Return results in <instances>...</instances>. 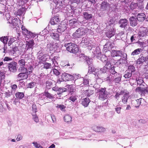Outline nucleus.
<instances>
[{
	"label": "nucleus",
	"mask_w": 148,
	"mask_h": 148,
	"mask_svg": "<svg viewBox=\"0 0 148 148\" xmlns=\"http://www.w3.org/2000/svg\"><path fill=\"white\" fill-rule=\"evenodd\" d=\"M17 63L13 62L8 64V67L11 72L14 73L17 71Z\"/></svg>",
	"instance_id": "obj_8"
},
{
	"label": "nucleus",
	"mask_w": 148,
	"mask_h": 148,
	"mask_svg": "<svg viewBox=\"0 0 148 148\" xmlns=\"http://www.w3.org/2000/svg\"><path fill=\"white\" fill-rule=\"evenodd\" d=\"M129 94L128 93H126L121 98V101H120V103L121 104V103H122L124 104H125L126 103L129 97Z\"/></svg>",
	"instance_id": "obj_19"
},
{
	"label": "nucleus",
	"mask_w": 148,
	"mask_h": 148,
	"mask_svg": "<svg viewBox=\"0 0 148 148\" xmlns=\"http://www.w3.org/2000/svg\"><path fill=\"white\" fill-rule=\"evenodd\" d=\"M23 136L21 134H18L17 135V137L16 138V140L17 141H19L22 139Z\"/></svg>",
	"instance_id": "obj_63"
},
{
	"label": "nucleus",
	"mask_w": 148,
	"mask_h": 148,
	"mask_svg": "<svg viewBox=\"0 0 148 148\" xmlns=\"http://www.w3.org/2000/svg\"><path fill=\"white\" fill-rule=\"evenodd\" d=\"M89 70H91L92 72H94L95 73H94V74L95 76L97 75H96V71H95L96 69H96L93 67L89 66Z\"/></svg>",
	"instance_id": "obj_56"
},
{
	"label": "nucleus",
	"mask_w": 148,
	"mask_h": 148,
	"mask_svg": "<svg viewBox=\"0 0 148 148\" xmlns=\"http://www.w3.org/2000/svg\"><path fill=\"white\" fill-rule=\"evenodd\" d=\"M15 96L17 99H22L24 97V95L23 92H18L15 94Z\"/></svg>",
	"instance_id": "obj_32"
},
{
	"label": "nucleus",
	"mask_w": 148,
	"mask_h": 148,
	"mask_svg": "<svg viewBox=\"0 0 148 148\" xmlns=\"http://www.w3.org/2000/svg\"><path fill=\"white\" fill-rule=\"evenodd\" d=\"M115 30L113 28H111L108 31L106 32V35L108 37L110 38L115 34Z\"/></svg>",
	"instance_id": "obj_21"
},
{
	"label": "nucleus",
	"mask_w": 148,
	"mask_h": 148,
	"mask_svg": "<svg viewBox=\"0 0 148 148\" xmlns=\"http://www.w3.org/2000/svg\"><path fill=\"white\" fill-rule=\"evenodd\" d=\"M0 39L1 41L4 44H5L7 43L8 40L7 36L1 37Z\"/></svg>",
	"instance_id": "obj_44"
},
{
	"label": "nucleus",
	"mask_w": 148,
	"mask_h": 148,
	"mask_svg": "<svg viewBox=\"0 0 148 148\" xmlns=\"http://www.w3.org/2000/svg\"><path fill=\"white\" fill-rule=\"evenodd\" d=\"M25 61L24 59H21L18 61V64L20 66H23L25 65Z\"/></svg>",
	"instance_id": "obj_47"
},
{
	"label": "nucleus",
	"mask_w": 148,
	"mask_h": 148,
	"mask_svg": "<svg viewBox=\"0 0 148 148\" xmlns=\"http://www.w3.org/2000/svg\"><path fill=\"white\" fill-rule=\"evenodd\" d=\"M124 92L123 91H121L120 92H117L116 93L115 95V97L116 99H117L119 97L120 95H122Z\"/></svg>",
	"instance_id": "obj_61"
},
{
	"label": "nucleus",
	"mask_w": 148,
	"mask_h": 148,
	"mask_svg": "<svg viewBox=\"0 0 148 148\" xmlns=\"http://www.w3.org/2000/svg\"><path fill=\"white\" fill-rule=\"evenodd\" d=\"M115 67L113 66L112 67L110 70V73L112 75H114V76L115 75L117 76V75L119 74V73H117V72L115 71Z\"/></svg>",
	"instance_id": "obj_41"
},
{
	"label": "nucleus",
	"mask_w": 148,
	"mask_h": 148,
	"mask_svg": "<svg viewBox=\"0 0 148 148\" xmlns=\"http://www.w3.org/2000/svg\"><path fill=\"white\" fill-rule=\"evenodd\" d=\"M49 32L50 34V36L54 40L61 41L63 40L64 39V37L60 33H55L53 30H50Z\"/></svg>",
	"instance_id": "obj_5"
},
{
	"label": "nucleus",
	"mask_w": 148,
	"mask_h": 148,
	"mask_svg": "<svg viewBox=\"0 0 148 148\" xmlns=\"http://www.w3.org/2000/svg\"><path fill=\"white\" fill-rule=\"evenodd\" d=\"M119 24L120 27L125 28L127 26L128 22L126 19H121L119 21Z\"/></svg>",
	"instance_id": "obj_11"
},
{
	"label": "nucleus",
	"mask_w": 148,
	"mask_h": 148,
	"mask_svg": "<svg viewBox=\"0 0 148 148\" xmlns=\"http://www.w3.org/2000/svg\"><path fill=\"white\" fill-rule=\"evenodd\" d=\"M77 96L75 94H73L70 97V99L73 102L75 101L77 99Z\"/></svg>",
	"instance_id": "obj_46"
},
{
	"label": "nucleus",
	"mask_w": 148,
	"mask_h": 148,
	"mask_svg": "<svg viewBox=\"0 0 148 148\" xmlns=\"http://www.w3.org/2000/svg\"><path fill=\"white\" fill-rule=\"evenodd\" d=\"M25 12V9L24 8H21L18 10L17 12V15L21 16L24 15Z\"/></svg>",
	"instance_id": "obj_39"
},
{
	"label": "nucleus",
	"mask_w": 148,
	"mask_h": 148,
	"mask_svg": "<svg viewBox=\"0 0 148 148\" xmlns=\"http://www.w3.org/2000/svg\"><path fill=\"white\" fill-rule=\"evenodd\" d=\"M106 89V88H100L97 90L99 98L100 100L103 101L108 98V95L109 93Z\"/></svg>",
	"instance_id": "obj_3"
},
{
	"label": "nucleus",
	"mask_w": 148,
	"mask_h": 148,
	"mask_svg": "<svg viewBox=\"0 0 148 148\" xmlns=\"http://www.w3.org/2000/svg\"><path fill=\"white\" fill-rule=\"evenodd\" d=\"M72 77H71V80H76L77 81V80L78 79L80 78H81L80 75L79 74L77 75L76 74H74L73 75H71Z\"/></svg>",
	"instance_id": "obj_40"
},
{
	"label": "nucleus",
	"mask_w": 148,
	"mask_h": 148,
	"mask_svg": "<svg viewBox=\"0 0 148 148\" xmlns=\"http://www.w3.org/2000/svg\"><path fill=\"white\" fill-rule=\"evenodd\" d=\"M51 64L50 63L45 62L44 64L43 68L46 69H51Z\"/></svg>",
	"instance_id": "obj_43"
},
{
	"label": "nucleus",
	"mask_w": 148,
	"mask_h": 148,
	"mask_svg": "<svg viewBox=\"0 0 148 148\" xmlns=\"http://www.w3.org/2000/svg\"><path fill=\"white\" fill-rule=\"evenodd\" d=\"M65 122H71L72 121L71 116L68 114L66 115L64 117Z\"/></svg>",
	"instance_id": "obj_34"
},
{
	"label": "nucleus",
	"mask_w": 148,
	"mask_h": 148,
	"mask_svg": "<svg viewBox=\"0 0 148 148\" xmlns=\"http://www.w3.org/2000/svg\"><path fill=\"white\" fill-rule=\"evenodd\" d=\"M8 23L12 25V27L13 28H16L17 29L18 27V19L16 18H13L11 19H9Z\"/></svg>",
	"instance_id": "obj_10"
},
{
	"label": "nucleus",
	"mask_w": 148,
	"mask_h": 148,
	"mask_svg": "<svg viewBox=\"0 0 148 148\" xmlns=\"http://www.w3.org/2000/svg\"><path fill=\"white\" fill-rule=\"evenodd\" d=\"M145 15L143 13H139L137 15V19L140 21H143L145 19Z\"/></svg>",
	"instance_id": "obj_26"
},
{
	"label": "nucleus",
	"mask_w": 148,
	"mask_h": 148,
	"mask_svg": "<svg viewBox=\"0 0 148 148\" xmlns=\"http://www.w3.org/2000/svg\"><path fill=\"white\" fill-rule=\"evenodd\" d=\"M75 19H73L70 20L69 21V24L70 26H72L73 25L76 23L77 21Z\"/></svg>",
	"instance_id": "obj_52"
},
{
	"label": "nucleus",
	"mask_w": 148,
	"mask_h": 148,
	"mask_svg": "<svg viewBox=\"0 0 148 148\" xmlns=\"http://www.w3.org/2000/svg\"><path fill=\"white\" fill-rule=\"evenodd\" d=\"M110 42H108L104 46L103 50L105 52L107 51V50H109L110 49Z\"/></svg>",
	"instance_id": "obj_38"
},
{
	"label": "nucleus",
	"mask_w": 148,
	"mask_h": 148,
	"mask_svg": "<svg viewBox=\"0 0 148 148\" xmlns=\"http://www.w3.org/2000/svg\"><path fill=\"white\" fill-rule=\"evenodd\" d=\"M60 19L58 16H54L52 18L50 21L51 25H55L58 24L60 21Z\"/></svg>",
	"instance_id": "obj_16"
},
{
	"label": "nucleus",
	"mask_w": 148,
	"mask_h": 148,
	"mask_svg": "<svg viewBox=\"0 0 148 148\" xmlns=\"http://www.w3.org/2000/svg\"><path fill=\"white\" fill-rule=\"evenodd\" d=\"M92 129L94 131L98 132H103L106 130L105 128L102 127L95 126Z\"/></svg>",
	"instance_id": "obj_23"
},
{
	"label": "nucleus",
	"mask_w": 148,
	"mask_h": 148,
	"mask_svg": "<svg viewBox=\"0 0 148 148\" xmlns=\"http://www.w3.org/2000/svg\"><path fill=\"white\" fill-rule=\"evenodd\" d=\"M66 88H59L57 93L58 95L60 94L62 92L66 91Z\"/></svg>",
	"instance_id": "obj_48"
},
{
	"label": "nucleus",
	"mask_w": 148,
	"mask_h": 148,
	"mask_svg": "<svg viewBox=\"0 0 148 148\" xmlns=\"http://www.w3.org/2000/svg\"><path fill=\"white\" fill-rule=\"evenodd\" d=\"M142 51L141 49H137L135 50L131 53L132 56H135L139 54Z\"/></svg>",
	"instance_id": "obj_36"
},
{
	"label": "nucleus",
	"mask_w": 148,
	"mask_h": 148,
	"mask_svg": "<svg viewBox=\"0 0 148 148\" xmlns=\"http://www.w3.org/2000/svg\"><path fill=\"white\" fill-rule=\"evenodd\" d=\"M51 116L53 123H55L56 121V119L55 116L53 114H51Z\"/></svg>",
	"instance_id": "obj_64"
},
{
	"label": "nucleus",
	"mask_w": 148,
	"mask_h": 148,
	"mask_svg": "<svg viewBox=\"0 0 148 148\" xmlns=\"http://www.w3.org/2000/svg\"><path fill=\"white\" fill-rule=\"evenodd\" d=\"M128 71H126L125 72V74L124 75V77L125 78H129L131 77L132 75V73L131 72H129Z\"/></svg>",
	"instance_id": "obj_42"
},
{
	"label": "nucleus",
	"mask_w": 148,
	"mask_h": 148,
	"mask_svg": "<svg viewBox=\"0 0 148 148\" xmlns=\"http://www.w3.org/2000/svg\"><path fill=\"white\" fill-rule=\"evenodd\" d=\"M85 92H86V95L88 97H89L90 95L93 93V91L92 90H86Z\"/></svg>",
	"instance_id": "obj_50"
},
{
	"label": "nucleus",
	"mask_w": 148,
	"mask_h": 148,
	"mask_svg": "<svg viewBox=\"0 0 148 148\" xmlns=\"http://www.w3.org/2000/svg\"><path fill=\"white\" fill-rule=\"evenodd\" d=\"M87 29L83 27L78 28L74 33L72 36L74 38H79L84 35L87 31Z\"/></svg>",
	"instance_id": "obj_2"
},
{
	"label": "nucleus",
	"mask_w": 148,
	"mask_h": 148,
	"mask_svg": "<svg viewBox=\"0 0 148 148\" xmlns=\"http://www.w3.org/2000/svg\"><path fill=\"white\" fill-rule=\"evenodd\" d=\"M90 101L89 98H85L83 99L82 101V105L85 107H86L88 105Z\"/></svg>",
	"instance_id": "obj_27"
},
{
	"label": "nucleus",
	"mask_w": 148,
	"mask_h": 148,
	"mask_svg": "<svg viewBox=\"0 0 148 148\" xmlns=\"http://www.w3.org/2000/svg\"><path fill=\"white\" fill-rule=\"evenodd\" d=\"M22 31L24 35H26V37L27 38H33L35 37L36 35L34 33H32L30 31H29L23 25L21 27Z\"/></svg>",
	"instance_id": "obj_6"
},
{
	"label": "nucleus",
	"mask_w": 148,
	"mask_h": 148,
	"mask_svg": "<svg viewBox=\"0 0 148 148\" xmlns=\"http://www.w3.org/2000/svg\"><path fill=\"white\" fill-rule=\"evenodd\" d=\"M144 89L143 88H141L140 87H138L136 88V90L138 92H139L141 93L143 95L144 93Z\"/></svg>",
	"instance_id": "obj_53"
},
{
	"label": "nucleus",
	"mask_w": 148,
	"mask_h": 148,
	"mask_svg": "<svg viewBox=\"0 0 148 148\" xmlns=\"http://www.w3.org/2000/svg\"><path fill=\"white\" fill-rule=\"evenodd\" d=\"M127 71H128L132 73L135 71V67L133 65H130L128 66V69Z\"/></svg>",
	"instance_id": "obj_51"
},
{
	"label": "nucleus",
	"mask_w": 148,
	"mask_h": 148,
	"mask_svg": "<svg viewBox=\"0 0 148 148\" xmlns=\"http://www.w3.org/2000/svg\"><path fill=\"white\" fill-rule=\"evenodd\" d=\"M53 71L54 74L56 76L59 75L60 74V72L58 71V70L56 69H53Z\"/></svg>",
	"instance_id": "obj_57"
},
{
	"label": "nucleus",
	"mask_w": 148,
	"mask_h": 148,
	"mask_svg": "<svg viewBox=\"0 0 148 148\" xmlns=\"http://www.w3.org/2000/svg\"><path fill=\"white\" fill-rule=\"evenodd\" d=\"M18 71L19 72L23 73L24 74H27V73L28 72L27 69L24 66H20L18 69Z\"/></svg>",
	"instance_id": "obj_29"
},
{
	"label": "nucleus",
	"mask_w": 148,
	"mask_h": 148,
	"mask_svg": "<svg viewBox=\"0 0 148 148\" xmlns=\"http://www.w3.org/2000/svg\"><path fill=\"white\" fill-rule=\"evenodd\" d=\"M28 77V74H24L23 73H20L17 76V78L19 80L27 79Z\"/></svg>",
	"instance_id": "obj_25"
},
{
	"label": "nucleus",
	"mask_w": 148,
	"mask_h": 148,
	"mask_svg": "<svg viewBox=\"0 0 148 148\" xmlns=\"http://www.w3.org/2000/svg\"><path fill=\"white\" fill-rule=\"evenodd\" d=\"M131 25L132 26H136L137 23L136 18L134 16H132L129 19Z\"/></svg>",
	"instance_id": "obj_24"
},
{
	"label": "nucleus",
	"mask_w": 148,
	"mask_h": 148,
	"mask_svg": "<svg viewBox=\"0 0 148 148\" xmlns=\"http://www.w3.org/2000/svg\"><path fill=\"white\" fill-rule=\"evenodd\" d=\"M121 75L119 74L117 75V76H113L112 78L113 82L115 84L119 83L121 81Z\"/></svg>",
	"instance_id": "obj_22"
},
{
	"label": "nucleus",
	"mask_w": 148,
	"mask_h": 148,
	"mask_svg": "<svg viewBox=\"0 0 148 148\" xmlns=\"http://www.w3.org/2000/svg\"><path fill=\"white\" fill-rule=\"evenodd\" d=\"M38 96L39 98L38 99V102L40 103V105L44 104L45 103H46V102H47V98H46V97L45 92L40 94Z\"/></svg>",
	"instance_id": "obj_9"
},
{
	"label": "nucleus",
	"mask_w": 148,
	"mask_h": 148,
	"mask_svg": "<svg viewBox=\"0 0 148 148\" xmlns=\"http://www.w3.org/2000/svg\"><path fill=\"white\" fill-rule=\"evenodd\" d=\"M45 95L46 97V98H49V99H53L54 98V97L53 95L51 94L50 93H49L48 92H45Z\"/></svg>",
	"instance_id": "obj_45"
},
{
	"label": "nucleus",
	"mask_w": 148,
	"mask_h": 148,
	"mask_svg": "<svg viewBox=\"0 0 148 148\" xmlns=\"http://www.w3.org/2000/svg\"><path fill=\"white\" fill-rule=\"evenodd\" d=\"M111 66L110 62H106L104 66L109 70L111 68Z\"/></svg>",
	"instance_id": "obj_58"
},
{
	"label": "nucleus",
	"mask_w": 148,
	"mask_h": 148,
	"mask_svg": "<svg viewBox=\"0 0 148 148\" xmlns=\"http://www.w3.org/2000/svg\"><path fill=\"white\" fill-rule=\"evenodd\" d=\"M71 75L65 73H63L61 75V79L63 81L71 80Z\"/></svg>",
	"instance_id": "obj_13"
},
{
	"label": "nucleus",
	"mask_w": 148,
	"mask_h": 148,
	"mask_svg": "<svg viewBox=\"0 0 148 148\" xmlns=\"http://www.w3.org/2000/svg\"><path fill=\"white\" fill-rule=\"evenodd\" d=\"M52 85L51 82L47 81L46 83V88L47 89H49L50 88L51 86Z\"/></svg>",
	"instance_id": "obj_59"
},
{
	"label": "nucleus",
	"mask_w": 148,
	"mask_h": 148,
	"mask_svg": "<svg viewBox=\"0 0 148 148\" xmlns=\"http://www.w3.org/2000/svg\"><path fill=\"white\" fill-rule=\"evenodd\" d=\"M78 81H81V82H83V83H81L80 84V85H81V86H83V85H82L83 84H84V85H87L89 83L87 79H84L83 77H82L80 78L78 80Z\"/></svg>",
	"instance_id": "obj_37"
},
{
	"label": "nucleus",
	"mask_w": 148,
	"mask_h": 148,
	"mask_svg": "<svg viewBox=\"0 0 148 148\" xmlns=\"http://www.w3.org/2000/svg\"><path fill=\"white\" fill-rule=\"evenodd\" d=\"M108 70V69L105 66L100 69H96L95 71H96V75H97V76H98L102 73H105Z\"/></svg>",
	"instance_id": "obj_14"
},
{
	"label": "nucleus",
	"mask_w": 148,
	"mask_h": 148,
	"mask_svg": "<svg viewBox=\"0 0 148 148\" xmlns=\"http://www.w3.org/2000/svg\"><path fill=\"white\" fill-rule=\"evenodd\" d=\"M33 119L34 120L36 123L38 122L39 120L37 116L36 115H33Z\"/></svg>",
	"instance_id": "obj_60"
},
{
	"label": "nucleus",
	"mask_w": 148,
	"mask_h": 148,
	"mask_svg": "<svg viewBox=\"0 0 148 148\" xmlns=\"http://www.w3.org/2000/svg\"><path fill=\"white\" fill-rule=\"evenodd\" d=\"M138 6L137 3L132 2L130 5V8L132 10H133L136 8Z\"/></svg>",
	"instance_id": "obj_49"
},
{
	"label": "nucleus",
	"mask_w": 148,
	"mask_h": 148,
	"mask_svg": "<svg viewBox=\"0 0 148 148\" xmlns=\"http://www.w3.org/2000/svg\"><path fill=\"white\" fill-rule=\"evenodd\" d=\"M65 46L66 47L67 50L71 53H76L79 51L77 46L74 44L68 43L65 44Z\"/></svg>",
	"instance_id": "obj_4"
},
{
	"label": "nucleus",
	"mask_w": 148,
	"mask_h": 148,
	"mask_svg": "<svg viewBox=\"0 0 148 148\" xmlns=\"http://www.w3.org/2000/svg\"><path fill=\"white\" fill-rule=\"evenodd\" d=\"M136 80L137 81L138 85L140 86L142 85L143 86H145V85L147 86L145 83L144 82L143 79L139 77L138 79H136Z\"/></svg>",
	"instance_id": "obj_28"
},
{
	"label": "nucleus",
	"mask_w": 148,
	"mask_h": 148,
	"mask_svg": "<svg viewBox=\"0 0 148 148\" xmlns=\"http://www.w3.org/2000/svg\"><path fill=\"white\" fill-rule=\"evenodd\" d=\"M84 0H70L71 2L72 3H76L77 4L80 3H83Z\"/></svg>",
	"instance_id": "obj_54"
},
{
	"label": "nucleus",
	"mask_w": 148,
	"mask_h": 148,
	"mask_svg": "<svg viewBox=\"0 0 148 148\" xmlns=\"http://www.w3.org/2000/svg\"><path fill=\"white\" fill-rule=\"evenodd\" d=\"M91 42V40L88 38L83 37L82 38V43L84 44L86 47H88V49L90 50H91L92 48Z\"/></svg>",
	"instance_id": "obj_7"
},
{
	"label": "nucleus",
	"mask_w": 148,
	"mask_h": 148,
	"mask_svg": "<svg viewBox=\"0 0 148 148\" xmlns=\"http://www.w3.org/2000/svg\"><path fill=\"white\" fill-rule=\"evenodd\" d=\"M38 78L39 81H40L39 82L41 83V82H43V80L46 78V76L43 73H41L39 75Z\"/></svg>",
	"instance_id": "obj_35"
},
{
	"label": "nucleus",
	"mask_w": 148,
	"mask_h": 148,
	"mask_svg": "<svg viewBox=\"0 0 148 148\" xmlns=\"http://www.w3.org/2000/svg\"><path fill=\"white\" fill-rule=\"evenodd\" d=\"M109 7V4L107 2L103 1L101 4V9L102 10H106Z\"/></svg>",
	"instance_id": "obj_20"
},
{
	"label": "nucleus",
	"mask_w": 148,
	"mask_h": 148,
	"mask_svg": "<svg viewBox=\"0 0 148 148\" xmlns=\"http://www.w3.org/2000/svg\"><path fill=\"white\" fill-rule=\"evenodd\" d=\"M83 15L84 18L86 20H89L92 18V14H89L87 12H84Z\"/></svg>",
	"instance_id": "obj_30"
},
{
	"label": "nucleus",
	"mask_w": 148,
	"mask_h": 148,
	"mask_svg": "<svg viewBox=\"0 0 148 148\" xmlns=\"http://www.w3.org/2000/svg\"><path fill=\"white\" fill-rule=\"evenodd\" d=\"M144 102V99L142 98H140L136 100L135 101V104H137V106H136L135 107L138 108L140 105L142 104V102Z\"/></svg>",
	"instance_id": "obj_31"
},
{
	"label": "nucleus",
	"mask_w": 148,
	"mask_h": 148,
	"mask_svg": "<svg viewBox=\"0 0 148 148\" xmlns=\"http://www.w3.org/2000/svg\"><path fill=\"white\" fill-rule=\"evenodd\" d=\"M53 4L55 6L52 12L53 14L58 12L59 11V9H62L64 5L63 0H53Z\"/></svg>",
	"instance_id": "obj_1"
},
{
	"label": "nucleus",
	"mask_w": 148,
	"mask_h": 148,
	"mask_svg": "<svg viewBox=\"0 0 148 148\" xmlns=\"http://www.w3.org/2000/svg\"><path fill=\"white\" fill-rule=\"evenodd\" d=\"M30 40L28 41H27L26 44V51L28 49H31L32 50L33 48V46L35 44L33 38L30 37Z\"/></svg>",
	"instance_id": "obj_12"
},
{
	"label": "nucleus",
	"mask_w": 148,
	"mask_h": 148,
	"mask_svg": "<svg viewBox=\"0 0 148 148\" xmlns=\"http://www.w3.org/2000/svg\"><path fill=\"white\" fill-rule=\"evenodd\" d=\"M148 32L147 29L145 27L141 28L138 33L139 36L140 37H144L146 35Z\"/></svg>",
	"instance_id": "obj_17"
},
{
	"label": "nucleus",
	"mask_w": 148,
	"mask_h": 148,
	"mask_svg": "<svg viewBox=\"0 0 148 148\" xmlns=\"http://www.w3.org/2000/svg\"><path fill=\"white\" fill-rule=\"evenodd\" d=\"M66 29V24L64 23H62L60 24L58 28L57 29V31L59 33H61L64 31Z\"/></svg>",
	"instance_id": "obj_15"
},
{
	"label": "nucleus",
	"mask_w": 148,
	"mask_h": 148,
	"mask_svg": "<svg viewBox=\"0 0 148 148\" xmlns=\"http://www.w3.org/2000/svg\"><path fill=\"white\" fill-rule=\"evenodd\" d=\"M111 53L112 56L113 57L120 56L121 57L123 56V55L122 51H121L112 50Z\"/></svg>",
	"instance_id": "obj_18"
},
{
	"label": "nucleus",
	"mask_w": 148,
	"mask_h": 148,
	"mask_svg": "<svg viewBox=\"0 0 148 148\" xmlns=\"http://www.w3.org/2000/svg\"><path fill=\"white\" fill-rule=\"evenodd\" d=\"M36 83L34 82H32L28 84L27 85L28 88H32L35 86Z\"/></svg>",
	"instance_id": "obj_55"
},
{
	"label": "nucleus",
	"mask_w": 148,
	"mask_h": 148,
	"mask_svg": "<svg viewBox=\"0 0 148 148\" xmlns=\"http://www.w3.org/2000/svg\"><path fill=\"white\" fill-rule=\"evenodd\" d=\"M32 144L34 145V146L36 148H39L40 147H42L38 144L37 142L34 141L32 143Z\"/></svg>",
	"instance_id": "obj_62"
},
{
	"label": "nucleus",
	"mask_w": 148,
	"mask_h": 148,
	"mask_svg": "<svg viewBox=\"0 0 148 148\" xmlns=\"http://www.w3.org/2000/svg\"><path fill=\"white\" fill-rule=\"evenodd\" d=\"M18 50V48L17 47H14L12 48L10 52V54L11 55L16 56L15 54L16 51Z\"/></svg>",
	"instance_id": "obj_33"
}]
</instances>
